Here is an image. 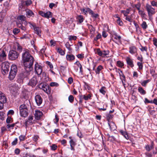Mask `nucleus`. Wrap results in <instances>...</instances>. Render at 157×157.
Wrapping results in <instances>:
<instances>
[{
    "instance_id": "1",
    "label": "nucleus",
    "mask_w": 157,
    "mask_h": 157,
    "mask_svg": "<svg viewBox=\"0 0 157 157\" xmlns=\"http://www.w3.org/2000/svg\"><path fill=\"white\" fill-rule=\"evenodd\" d=\"M22 60L25 70L18 75L17 81L18 82H22L24 79L28 77L30 74V72L33 69V66L34 62V58L30 54L28 49L23 50L22 54Z\"/></svg>"
},
{
    "instance_id": "2",
    "label": "nucleus",
    "mask_w": 157,
    "mask_h": 157,
    "mask_svg": "<svg viewBox=\"0 0 157 157\" xmlns=\"http://www.w3.org/2000/svg\"><path fill=\"white\" fill-rule=\"evenodd\" d=\"M31 105L30 101H27L24 104H22L19 106L20 113V115L23 117H26L28 115V109Z\"/></svg>"
},
{
    "instance_id": "3",
    "label": "nucleus",
    "mask_w": 157,
    "mask_h": 157,
    "mask_svg": "<svg viewBox=\"0 0 157 157\" xmlns=\"http://www.w3.org/2000/svg\"><path fill=\"white\" fill-rule=\"evenodd\" d=\"M9 89L12 94L14 97L18 95V91L20 88L17 85L12 84L9 85Z\"/></svg>"
},
{
    "instance_id": "4",
    "label": "nucleus",
    "mask_w": 157,
    "mask_h": 157,
    "mask_svg": "<svg viewBox=\"0 0 157 157\" xmlns=\"http://www.w3.org/2000/svg\"><path fill=\"white\" fill-rule=\"evenodd\" d=\"M17 71L16 66L14 64L12 65L9 73V78L10 80H12L15 77Z\"/></svg>"
},
{
    "instance_id": "5",
    "label": "nucleus",
    "mask_w": 157,
    "mask_h": 157,
    "mask_svg": "<svg viewBox=\"0 0 157 157\" xmlns=\"http://www.w3.org/2000/svg\"><path fill=\"white\" fill-rule=\"evenodd\" d=\"M19 55V53L14 50H12L9 52V57L10 59L15 60L17 59Z\"/></svg>"
},
{
    "instance_id": "6",
    "label": "nucleus",
    "mask_w": 157,
    "mask_h": 157,
    "mask_svg": "<svg viewBox=\"0 0 157 157\" xmlns=\"http://www.w3.org/2000/svg\"><path fill=\"white\" fill-rule=\"evenodd\" d=\"M10 66L9 63L6 62H3L2 64V71L3 75L7 73L9 70Z\"/></svg>"
},
{
    "instance_id": "7",
    "label": "nucleus",
    "mask_w": 157,
    "mask_h": 157,
    "mask_svg": "<svg viewBox=\"0 0 157 157\" xmlns=\"http://www.w3.org/2000/svg\"><path fill=\"white\" fill-rule=\"evenodd\" d=\"M146 8L148 12L149 16L154 14L155 13V9L152 8L151 6L148 4H146Z\"/></svg>"
},
{
    "instance_id": "8",
    "label": "nucleus",
    "mask_w": 157,
    "mask_h": 157,
    "mask_svg": "<svg viewBox=\"0 0 157 157\" xmlns=\"http://www.w3.org/2000/svg\"><path fill=\"white\" fill-rule=\"evenodd\" d=\"M34 68L35 71L38 75L41 74L42 71V67L41 65L37 63L35 65Z\"/></svg>"
},
{
    "instance_id": "9",
    "label": "nucleus",
    "mask_w": 157,
    "mask_h": 157,
    "mask_svg": "<svg viewBox=\"0 0 157 157\" xmlns=\"http://www.w3.org/2000/svg\"><path fill=\"white\" fill-rule=\"evenodd\" d=\"M92 96L91 94H89L87 95L86 96L85 95H79V103L81 104L82 102V100L83 99L86 100H87L89 99H90Z\"/></svg>"
},
{
    "instance_id": "10",
    "label": "nucleus",
    "mask_w": 157,
    "mask_h": 157,
    "mask_svg": "<svg viewBox=\"0 0 157 157\" xmlns=\"http://www.w3.org/2000/svg\"><path fill=\"white\" fill-rule=\"evenodd\" d=\"M35 99L37 105L40 106L42 103L43 99L40 95H36L35 96Z\"/></svg>"
},
{
    "instance_id": "11",
    "label": "nucleus",
    "mask_w": 157,
    "mask_h": 157,
    "mask_svg": "<svg viewBox=\"0 0 157 157\" xmlns=\"http://www.w3.org/2000/svg\"><path fill=\"white\" fill-rule=\"evenodd\" d=\"M36 78L35 77H33L30 80L28 85L32 87L35 86L37 83Z\"/></svg>"
},
{
    "instance_id": "12",
    "label": "nucleus",
    "mask_w": 157,
    "mask_h": 157,
    "mask_svg": "<svg viewBox=\"0 0 157 157\" xmlns=\"http://www.w3.org/2000/svg\"><path fill=\"white\" fill-rule=\"evenodd\" d=\"M41 88L47 94H49L51 92V89L48 86L43 85L41 86Z\"/></svg>"
},
{
    "instance_id": "13",
    "label": "nucleus",
    "mask_w": 157,
    "mask_h": 157,
    "mask_svg": "<svg viewBox=\"0 0 157 157\" xmlns=\"http://www.w3.org/2000/svg\"><path fill=\"white\" fill-rule=\"evenodd\" d=\"M33 119V116L30 115L29 117L27 120L25 122V126L27 127L28 124H33L34 121Z\"/></svg>"
},
{
    "instance_id": "14",
    "label": "nucleus",
    "mask_w": 157,
    "mask_h": 157,
    "mask_svg": "<svg viewBox=\"0 0 157 157\" xmlns=\"http://www.w3.org/2000/svg\"><path fill=\"white\" fill-rule=\"evenodd\" d=\"M125 60L128 65L131 67H133L134 66L132 59L129 57H127L125 59Z\"/></svg>"
},
{
    "instance_id": "15",
    "label": "nucleus",
    "mask_w": 157,
    "mask_h": 157,
    "mask_svg": "<svg viewBox=\"0 0 157 157\" xmlns=\"http://www.w3.org/2000/svg\"><path fill=\"white\" fill-rule=\"evenodd\" d=\"M35 119L37 120H40L43 115L42 112L39 110H35Z\"/></svg>"
},
{
    "instance_id": "16",
    "label": "nucleus",
    "mask_w": 157,
    "mask_h": 157,
    "mask_svg": "<svg viewBox=\"0 0 157 157\" xmlns=\"http://www.w3.org/2000/svg\"><path fill=\"white\" fill-rule=\"evenodd\" d=\"M7 101V98L6 95L0 91V101L6 103Z\"/></svg>"
},
{
    "instance_id": "17",
    "label": "nucleus",
    "mask_w": 157,
    "mask_h": 157,
    "mask_svg": "<svg viewBox=\"0 0 157 157\" xmlns=\"http://www.w3.org/2000/svg\"><path fill=\"white\" fill-rule=\"evenodd\" d=\"M129 52L133 55L136 54L137 55V48L135 46H131L129 47Z\"/></svg>"
},
{
    "instance_id": "18",
    "label": "nucleus",
    "mask_w": 157,
    "mask_h": 157,
    "mask_svg": "<svg viewBox=\"0 0 157 157\" xmlns=\"http://www.w3.org/2000/svg\"><path fill=\"white\" fill-rule=\"evenodd\" d=\"M33 27L35 33L39 36H40L41 33L40 29L38 27H37L36 25H33Z\"/></svg>"
},
{
    "instance_id": "19",
    "label": "nucleus",
    "mask_w": 157,
    "mask_h": 157,
    "mask_svg": "<svg viewBox=\"0 0 157 157\" xmlns=\"http://www.w3.org/2000/svg\"><path fill=\"white\" fill-rule=\"evenodd\" d=\"M17 19L18 20L21 21H24V24L25 25H26L27 24V22L26 21V18L25 16L24 15H19L17 17Z\"/></svg>"
},
{
    "instance_id": "20",
    "label": "nucleus",
    "mask_w": 157,
    "mask_h": 157,
    "mask_svg": "<svg viewBox=\"0 0 157 157\" xmlns=\"http://www.w3.org/2000/svg\"><path fill=\"white\" fill-rule=\"evenodd\" d=\"M108 125L109 127L110 130L113 131L116 130V126L115 124L113 122H110L108 123Z\"/></svg>"
},
{
    "instance_id": "21",
    "label": "nucleus",
    "mask_w": 157,
    "mask_h": 157,
    "mask_svg": "<svg viewBox=\"0 0 157 157\" xmlns=\"http://www.w3.org/2000/svg\"><path fill=\"white\" fill-rule=\"evenodd\" d=\"M26 15L28 17H30L31 16L33 17L34 16V13L32 10H26Z\"/></svg>"
},
{
    "instance_id": "22",
    "label": "nucleus",
    "mask_w": 157,
    "mask_h": 157,
    "mask_svg": "<svg viewBox=\"0 0 157 157\" xmlns=\"http://www.w3.org/2000/svg\"><path fill=\"white\" fill-rule=\"evenodd\" d=\"M120 132L126 139L128 140L129 139V137L128 133L126 131H124L123 130H121L120 131Z\"/></svg>"
},
{
    "instance_id": "23",
    "label": "nucleus",
    "mask_w": 157,
    "mask_h": 157,
    "mask_svg": "<svg viewBox=\"0 0 157 157\" xmlns=\"http://www.w3.org/2000/svg\"><path fill=\"white\" fill-rule=\"evenodd\" d=\"M6 55L5 52L4 50H3L0 54V59H1L0 60L2 61L5 60L6 59Z\"/></svg>"
},
{
    "instance_id": "24",
    "label": "nucleus",
    "mask_w": 157,
    "mask_h": 157,
    "mask_svg": "<svg viewBox=\"0 0 157 157\" xmlns=\"http://www.w3.org/2000/svg\"><path fill=\"white\" fill-rule=\"evenodd\" d=\"M71 146V149L72 150H74V146L76 145V143L73 139H71L69 141Z\"/></svg>"
},
{
    "instance_id": "25",
    "label": "nucleus",
    "mask_w": 157,
    "mask_h": 157,
    "mask_svg": "<svg viewBox=\"0 0 157 157\" xmlns=\"http://www.w3.org/2000/svg\"><path fill=\"white\" fill-rule=\"evenodd\" d=\"M66 59L68 61H72L75 59L74 56L73 55H67L66 56Z\"/></svg>"
},
{
    "instance_id": "26",
    "label": "nucleus",
    "mask_w": 157,
    "mask_h": 157,
    "mask_svg": "<svg viewBox=\"0 0 157 157\" xmlns=\"http://www.w3.org/2000/svg\"><path fill=\"white\" fill-rule=\"evenodd\" d=\"M126 17L125 18V19L127 21H129V22H130V25H131V22H133V20L132 18V15H128L126 16H125Z\"/></svg>"
},
{
    "instance_id": "27",
    "label": "nucleus",
    "mask_w": 157,
    "mask_h": 157,
    "mask_svg": "<svg viewBox=\"0 0 157 157\" xmlns=\"http://www.w3.org/2000/svg\"><path fill=\"white\" fill-rule=\"evenodd\" d=\"M96 53L100 56L103 57H105L104 54L103 53L102 51H101L100 48H98L97 49Z\"/></svg>"
},
{
    "instance_id": "28",
    "label": "nucleus",
    "mask_w": 157,
    "mask_h": 157,
    "mask_svg": "<svg viewBox=\"0 0 157 157\" xmlns=\"http://www.w3.org/2000/svg\"><path fill=\"white\" fill-rule=\"evenodd\" d=\"M52 17V13L50 11H48L46 13H44V17L48 18L51 17Z\"/></svg>"
},
{
    "instance_id": "29",
    "label": "nucleus",
    "mask_w": 157,
    "mask_h": 157,
    "mask_svg": "<svg viewBox=\"0 0 157 157\" xmlns=\"http://www.w3.org/2000/svg\"><path fill=\"white\" fill-rule=\"evenodd\" d=\"M16 24L17 26L20 28L23 31H25L26 30V29L25 27L23 26L21 23H19L18 22H17Z\"/></svg>"
},
{
    "instance_id": "30",
    "label": "nucleus",
    "mask_w": 157,
    "mask_h": 157,
    "mask_svg": "<svg viewBox=\"0 0 157 157\" xmlns=\"http://www.w3.org/2000/svg\"><path fill=\"white\" fill-rule=\"evenodd\" d=\"M107 91V89L105 86H102L99 90L100 92L104 95Z\"/></svg>"
},
{
    "instance_id": "31",
    "label": "nucleus",
    "mask_w": 157,
    "mask_h": 157,
    "mask_svg": "<svg viewBox=\"0 0 157 157\" xmlns=\"http://www.w3.org/2000/svg\"><path fill=\"white\" fill-rule=\"evenodd\" d=\"M112 36L114 39L117 40L118 41H119L121 38V37L120 36L118 35L116 33L113 34Z\"/></svg>"
},
{
    "instance_id": "32",
    "label": "nucleus",
    "mask_w": 157,
    "mask_h": 157,
    "mask_svg": "<svg viewBox=\"0 0 157 157\" xmlns=\"http://www.w3.org/2000/svg\"><path fill=\"white\" fill-rule=\"evenodd\" d=\"M103 69V67L101 65H99L97 67L95 70V72L96 74H99L100 73L101 71Z\"/></svg>"
},
{
    "instance_id": "33",
    "label": "nucleus",
    "mask_w": 157,
    "mask_h": 157,
    "mask_svg": "<svg viewBox=\"0 0 157 157\" xmlns=\"http://www.w3.org/2000/svg\"><path fill=\"white\" fill-rule=\"evenodd\" d=\"M130 11V9H127L126 10L122 11V13L124 14L125 16H126L128 15V14L129 13Z\"/></svg>"
},
{
    "instance_id": "34",
    "label": "nucleus",
    "mask_w": 157,
    "mask_h": 157,
    "mask_svg": "<svg viewBox=\"0 0 157 157\" xmlns=\"http://www.w3.org/2000/svg\"><path fill=\"white\" fill-rule=\"evenodd\" d=\"M74 64L76 65L78 67H79L80 70V72H82V66L80 62L78 61H77L75 63H74Z\"/></svg>"
},
{
    "instance_id": "35",
    "label": "nucleus",
    "mask_w": 157,
    "mask_h": 157,
    "mask_svg": "<svg viewBox=\"0 0 157 157\" xmlns=\"http://www.w3.org/2000/svg\"><path fill=\"white\" fill-rule=\"evenodd\" d=\"M138 91L142 94H145L146 92L145 90L141 87H139L138 89Z\"/></svg>"
},
{
    "instance_id": "36",
    "label": "nucleus",
    "mask_w": 157,
    "mask_h": 157,
    "mask_svg": "<svg viewBox=\"0 0 157 157\" xmlns=\"http://www.w3.org/2000/svg\"><path fill=\"white\" fill-rule=\"evenodd\" d=\"M77 18L78 21L79 22L81 23L83 22L84 20L83 17L81 15H79L78 16Z\"/></svg>"
},
{
    "instance_id": "37",
    "label": "nucleus",
    "mask_w": 157,
    "mask_h": 157,
    "mask_svg": "<svg viewBox=\"0 0 157 157\" xmlns=\"http://www.w3.org/2000/svg\"><path fill=\"white\" fill-rule=\"evenodd\" d=\"M141 26L142 28L144 29H146L148 27L147 25L146 22L145 21H144L143 22L142 24L141 25Z\"/></svg>"
},
{
    "instance_id": "38",
    "label": "nucleus",
    "mask_w": 157,
    "mask_h": 157,
    "mask_svg": "<svg viewBox=\"0 0 157 157\" xmlns=\"http://www.w3.org/2000/svg\"><path fill=\"white\" fill-rule=\"evenodd\" d=\"M140 49L142 52H144V51L147 52V47H144L142 46V45H141L140 47Z\"/></svg>"
},
{
    "instance_id": "39",
    "label": "nucleus",
    "mask_w": 157,
    "mask_h": 157,
    "mask_svg": "<svg viewBox=\"0 0 157 157\" xmlns=\"http://www.w3.org/2000/svg\"><path fill=\"white\" fill-rule=\"evenodd\" d=\"M57 52H58L61 55H64L65 54L64 52L60 48H58Z\"/></svg>"
},
{
    "instance_id": "40",
    "label": "nucleus",
    "mask_w": 157,
    "mask_h": 157,
    "mask_svg": "<svg viewBox=\"0 0 157 157\" xmlns=\"http://www.w3.org/2000/svg\"><path fill=\"white\" fill-rule=\"evenodd\" d=\"M81 11L85 15H87L88 13V9L87 8H81L80 9Z\"/></svg>"
},
{
    "instance_id": "41",
    "label": "nucleus",
    "mask_w": 157,
    "mask_h": 157,
    "mask_svg": "<svg viewBox=\"0 0 157 157\" xmlns=\"http://www.w3.org/2000/svg\"><path fill=\"white\" fill-rule=\"evenodd\" d=\"M117 23L120 25L121 26L123 25V23L122 21L121 20V18L119 17H117Z\"/></svg>"
},
{
    "instance_id": "42",
    "label": "nucleus",
    "mask_w": 157,
    "mask_h": 157,
    "mask_svg": "<svg viewBox=\"0 0 157 157\" xmlns=\"http://www.w3.org/2000/svg\"><path fill=\"white\" fill-rule=\"evenodd\" d=\"M117 65L119 67H122L124 65V63L120 61H118L117 62Z\"/></svg>"
},
{
    "instance_id": "43",
    "label": "nucleus",
    "mask_w": 157,
    "mask_h": 157,
    "mask_svg": "<svg viewBox=\"0 0 157 157\" xmlns=\"http://www.w3.org/2000/svg\"><path fill=\"white\" fill-rule=\"evenodd\" d=\"M137 65L139 67V70H142L143 68V65L142 62H138L137 63Z\"/></svg>"
},
{
    "instance_id": "44",
    "label": "nucleus",
    "mask_w": 157,
    "mask_h": 157,
    "mask_svg": "<svg viewBox=\"0 0 157 157\" xmlns=\"http://www.w3.org/2000/svg\"><path fill=\"white\" fill-rule=\"evenodd\" d=\"M65 45L66 48H67L69 51H71L72 50V48L70 47L71 45L69 44L68 42H67Z\"/></svg>"
},
{
    "instance_id": "45",
    "label": "nucleus",
    "mask_w": 157,
    "mask_h": 157,
    "mask_svg": "<svg viewBox=\"0 0 157 157\" xmlns=\"http://www.w3.org/2000/svg\"><path fill=\"white\" fill-rule=\"evenodd\" d=\"M150 81L148 79L146 80H144L141 83V85L143 86H146L147 84Z\"/></svg>"
},
{
    "instance_id": "46",
    "label": "nucleus",
    "mask_w": 157,
    "mask_h": 157,
    "mask_svg": "<svg viewBox=\"0 0 157 157\" xmlns=\"http://www.w3.org/2000/svg\"><path fill=\"white\" fill-rule=\"evenodd\" d=\"M24 2L25 5L27 6L30 5L32 3V1L31 0H27Z\"/></svg>"
},
{
    "instance_id": "47",
    "label": "nucleus",
    "mask_w": 157,
    "mask_h": 157,
    "mask_svg": "<svg viewBox=\"0 0 157 157\" xmlns=\"http://www.w3.org/2000/svg\"><path fill=\"white\" fill-rule=\"evenodd\" d=\"M55 119L54 120V121L55 123H56L58 122L59 119L58 117V115L56 113L55 114Z\"/></svg>"
},
{
    "instance_id": "48",
    "label": "nucleus",
    "mask_w": 157,
    "mask_h": 157,
    "mask_svg": "<svg viewBox=\"0 0 157 157\" xmlns=\"http://www.w3.org/2000/svg\"><path fill=\"white\" fill-rule=\"evenodd\" d=\"M20 32V30L19 29L15 28L13 30V33L14 35H16L18 34Z\"/></svg>"
},
{
    "instance_id": "49",
    "label": "nucleus",
    "mask_w": 157,
    "mask_h": 157,
    "mask_svg": "<svg viewBox=\"0 0 157 157\" xmlns=\"http://www.w3.org/2000/svg\"><path fill=\"white\" fill-rule=\"evenodd\" d=\"M68 100L70 102L72 103L74 100V98L73 95H70L68 97Z\"/></svg>"
},
{
    "instance_id": "50",
    "label": "nucleus",
    "mask_w": 157,
    "mask_h": 157,
    "mask_svg": "<svg viewBox=\"0 0 157 157\" xmlns=\"http://www.w3.org/2000/svg\"><path fill=\"white\" fill-rule=\"evenodd\" d=\"M101 36L100 33H98L96 37L94 38V41H97L98 39L101 38Z\"/></svg>"
},
{
    "instance_id": "51",
    "label": "nucleus",
    "mask_w": 157,
    "mask_h": 157,
    "mask_svg": "<svg viewBox=\"0 0 157 157\" xmlns=\"http://www.w3.org/2000/svg\"><path fill=\"white\" fill-rule=\"evenodd\" d=\"M108 140L112 142L116 140L115 138L113 136H109V138Z\"/></svg>"
},
{
    "instance_id": "52",
    "label": "nucleus",
    "mask_w": 157,
    "mask_h": 157,
    "mask_svg": "<svg viewBox=\"0 0 157 157\" xmlns=\"http://www.w3.org/2000/svg\"><path fill=\"white\" fill-rule=\"evenodd\" d=\"M4 113L3 112L0 111V119L4 120Z\"/></svg>"
},
{
    "instance_id": "53",
    "label": "nucleus",
    "mask_w": 157,
    "mask_h": 157,
    "mask_svg": "<svg viewBox=\"0 0 157 157\" xmlns=\"http://www.w3.org/2000/svg\"><path fill=\"white\" fill-rule=\"evenodd\" d=\"M50 85L52 87L53 86H59V84L56 82H52L50 83Z\"/></svg>"
},
{
    "instance_id": "54",
    "label": "nucleus",
    "mask_w": 157,
    "mask_h": 157,
    "mask_svg": "<svg viewBox=\"0 0 157 157\" xmlns=\"http://www.w3.org/2000/svg\"><path fill=\"white\" fill-rule=\"evenodd\" d=\"M51 150H52L55 151L57 149V146L55 144H53L51 146Z\"/></svg>"
},
{
    "instance_id": "55",
    "label": "nucleus",
    "mask_w": 157,
    "mask_h": 157,
    "mask_svg": "<svg viewBox=\"0 0 157 157\" xmlns=\"http://www.w3.org/2000/svg\"><path fill=\"white\" fill-rule=\"evenodd\" d=\"M152 41L153 44L155 46L157 47V39L155 38H154L153 39Z\"/></svg>"
},
{
    "instance_id": "56",
    "label": "nucleus",
    "mask_w": 157,
    "mask_h": 157,
    "mask_svg": "<svg viewBox=\"0 0 157 157\" xmlns=\"http://www.w3.org/2000/svg\"><path fill=\"white\" fill-rule=\"evenodd\" d=\"M68 38L70 40H75L76 39L77 37L75 36H70Z\"/></svg>"
},
{
    "instance_id": "57",
    "label": "nucleus",
    "mask_w": 157,
    "mask_h": 157,
    "mask_svg": "<svg viewBox=\"0 0 157 157\" xmlns=\"http://www.w3.org/2000/svg\"><path fill=\"white\" fill-rule=\"evenodd\" d=\"M25 4L24 2L21 1V3H20L19 5V7L22 9L25 6Z\"/></svg>"
},
{
    "instance_id": "58",
    "label": "nucleus",
    "mask_w": 157,
    "mask_h": 157,
    "mask_svg": "<svg viewBox=\"0 0 157 157\" xmlns=\"http://www.w3.org/2000/svg\"><path fill=\"white\" fill-rule=\"evenodd\" d=\"M19 139L20 141H24L25 139V136L23 135H20L19 136Z\"/></svg>"
},
{
    "instance_id": "59",
    "label": "nucleus",
    "mask_w": 157,
    "mask_h": 157,
    "mask_svg": "<svg viewBox=\"0 0 157 157\" xmlns=\"http://www.w3.org/2000/svg\"><path fill=\"white\" fill-rule=\"evenodd\" d=\"M88 27L91 32L94 31L95 30V28L94 27L91 25H89Z\"/></svg>"
},
{
    "instance_id": "60",
    "label": "nucleus",
    "mask_w": 157,
    "mask_h": 157,
    "mask_svg": "<svg viewBox=\"0 0 157 157\" xmlns=\"http://www.w3.org/2000/svg\"><path fill=\"white\" fill-rule=\"evenodd\" d=\"M119 74L120 76L121 77V76H122L123 78L122 79L124 80V81L125 80V76L123 74L122 71H120V72H119Z\"/></svg>"
},
{
    "instance_id": "61",
    "label": "nucleus",
    "mask_w": 157,
    "mask_h": 157,
    "mask_svg": "<svg viewBox=\"0 0 157 157\" xmlns=\"http://www.w3.org/2000/svg\"><path fill=\"white\" fill-rule=\"evenodd\" d=\"M77 57L80 59H83L84 58V55L83 54H78L77 55Z\"/></svg>"
},
{
    "instance_id": "62",
    "label": "nucleus",
    "mask_w": 157,
    "mask_h": 157,
    "mask_svg": "<svg viewBox=\"0 0 157 157\" xmlns=\"http://www.w3.org/2000/svg\"><path fill=\"white\" fill-rule=\"evenodd\" d=\"M73 79L72 77H69L68 80V82L69 84H71L73 82Z\"/></svg>"
},
{
    "instance_id": "63",
    "label": "nucleus",
    "mask_w": 157,
    "mask_h": 157,
    "mask_svg": "<svg viewBox=\"0 0 157 157\" xmlns=\"http://www.w3.org/2000/svg\"><path fill=\"white\" fill-rule=\"evenodd\" d=\"M139 13L142 17H144V15H145V14L144 11L140 10H139Z\"/></svg>"
},
{
    "instance_id": "64",
    "label": "nucleus",
    "mask_w": 157,
    "mask_h": 157,
    "mask_svg": "<svg viewBox=\"0 0 157 157\" xmlns=\"http://www.w3.org/2000/svg\"><path fill=\"white\" fill-rule=\"evenodd\" d=\"M151 4L152 6L157 7V2H155V1H152L151 2Z\"/></svg>"
}]
</instances>
